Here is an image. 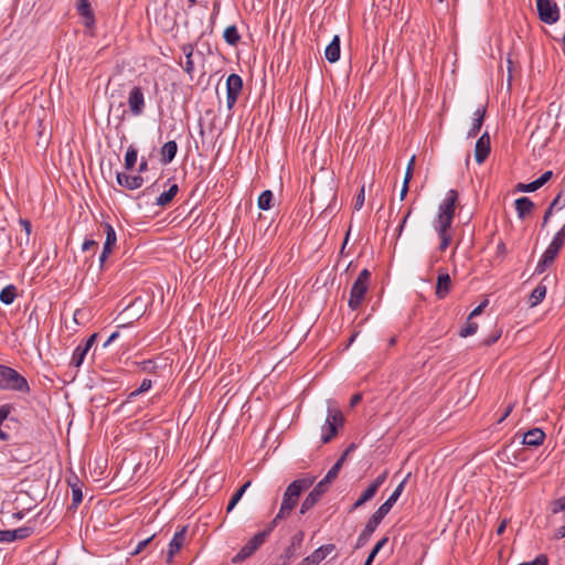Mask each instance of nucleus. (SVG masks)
<instances>
[{
  "label": "nucleus",
  "instance_id": "obj_1",
  "mask_svg": "<svg viewBox=\"0 0 565 565\" xmlns=\"http://www.w3.org/2000/svg\"><path fill=\"white\" fill-rule=\"evenodd\" d=\"M316 479V476L307 473L302 478L296 479L288 484L282 495L280 509L271 520L275 521V526H277L279 521L287 519L291 514L292 510L298 504L301 493L312 487Z\"/></svg>",
  "mask_w": 565,
  "mask_h": 565
},
{
  "label": "nucleus",
  "instance_id": "obj_2",
  "mask_svg": "<svg viewBox=\"0 0 565 565\" xmlns=\"http://www.w3.org/2000/svg\"><path fill=\"white\" fill-rule=\"evenodd\" d=\"M408 477L409 473L399 482V484L388 497V499L383 504H381L380 508L371 515V518L365 524V527L360 533L356 540L355 548H361L369 542L370 537L375 532L376 527L380 525L382 520L390 513L391 509L398 500L399 495L402 494L405 488Z\"/></svg>",
  "mask_w": 565,
  "mask_h": 565
},
{
  "label": "nucleus",
  "instance_id": "obj_3",
  "mask_svg": "<svg viewBox=\"0 0 565 565\" xmlns=\"http://www.w3.org/2000/svg\"><path fill=\"white\" fill-rule=\"evenodd\" d=\"M0 388L28 394L31 388L26 379L14 369L0 364Z\"/></svg>",
  "mask_w": 565,
  "mask_h": 565
},
{
  "label": "nucleus",
  "instance_id": "obj_4",
  "mask_svg": "<svg viewBox=\"0 0 565 565\" xmlns=\"http://www.w3.org/2000/svg\"><path fill=\"white\" fill-rule=\"evenodd\" d=\"M565 244V224L559 228V231L555 234L552 242L543 253L541 259L539 260L535 273L542 274L544 273L547 267H550L554 260L556 259L557 255L559 254L561 249L563 248Z\"/></svg>",
  "mask_w": 565,
  "mask_h": 565
},
{
  "label": "nucleus",
  "instance_id": "obj_5",
  "mask_svg": "<svg viewBox=\"0 0 565 565\" xmlns=\"http://www.w3.org/2000/svg\"><path fill=\"white\" fill-rule=\"evenodd\" d=\"M275 527V521H270L263 531L256 533L247 541V543L233 557L232 562L239 563L250 557L265 543L266 539Z\"/></svg>",
  "mask_w": 565,
  "mask_h": 565
},
{
  "label": "nucleus",
  "instance_id": "obj_6",
  "mask_svg": "<svg viewBox=\"0 0 565 565\" xmlns=\"http://www.w3.org/2000/svg\"><path fill=\"white\" fill-rule=\"evenodd\" d=\"M370 270L364 268L360 271L358 278L353 282L348 302L351 310H358L361 307L370 287Z\"/></svg>",
  "mask_w": 565,
  "mask_h": 565
},
{
  "label": "nucleus",
  "instance_id": "obj_7",
  "mask_svg": "<svg viewBox=\"0 0 565 565\" xmlns=\"http://www.w3.org/2000/svg\"><path fill=\"white\" fill-rule=\"evenodd\" d=\"M344 420L342 412L329 405L326 423L322 426V444L330 443L338 435L339 429L344 425Z\"/></svg>",
  "mask_w": 565,
  "mask_h": 565
},
{
  "label": "nucleus",
  "instance_id": "obj_8",
  "mask_svg": "<svg viewBox=\"0 0 565 565\" xmlns=\"http://www.w3.org/2000/svg\"><path fill=\"white\" fill-rule=\"evenodd\" d=\"M147 310V301L141 297H136L126 308L119 313L118 319L121 326L132 323L139 320Z\"/></svg>",
  "mask_w": 565,
  "mask_h": 565
},
{
  "label": "nucleus",
  "instance_id": "obj_9",
  "mask_svg": "<svg viewBox=\"0 0 565 565\" xmlns=\"http://www.w3.org/2000/svg\"><path fill=\"white\" fill-rule=\"evenodd\" d=\"M536 10L539 19L546 24H553L559 19V10L554 0H536Z\"/></svg>",
  "mask_w": 565,
  "mask_h": 565
},
{
  "label": "nucleus",
  "instance_id": "obj_10",
  "mask_svg": "<svg viewBox=\"0 0 565 565\" xmlns=\"http://www.w3.org/2000/svg\"><path fill=\"white\" fill-rule=\"evenodd\" d=\"M243 79L238 74H230L226 78V106L232 110L243 90Z\"/></svg>",
  "mask_w": 565,
  "mask_h": 565
},
{
  "label": "nucleus",
  "instance_id": "obj_11",
  "mask_svg": "<svg viewBox=\"0 0 565 565\" xmlns=\"http://www.w3.org/2000/svg\"><path fill=\"white\" fill-rule=\"evenodd\" d=\"M127 103L129 106V111L132 116H141L146 108V99L142 87L134 86L128 94Z\"/></svg>",
  "mask_w": 565,
  "mask_h": 565
},
{
  "label": "nucleus",
  "instance_id": "obj_12",
  "mask_svg": "<svg viewBox=\"0 0 565 565\" xmlns=\"http://www.w3.org/2000/svg\"><path fill=\"white\" fill-rule=\"evenodd\" d=\"M328 489L329 486H327L322 480H320L302 501L299 513L303 515L309 510H311L320 501V499L328 491Z\"/></svg>",
  "mask_w": 565,
  "mask_h": 565
},
{
  "label": "nucleus",
  "instance_id": "obj_13",
  "mask_svg": "<svg viewBox=\"0 0 565 565\" xmlns=\"http://www.w3.org/2000/svg\"><path fill=\"white\" fill-rule=\"evenodd\" d=\"M14 409L11 404H3L0 406V439L3 441H8L11 439V435L8 431L10 429V424H18V419L14 417H10L11 412Z\"/></svg>",
  "mask_w": 565,
  "mask_h": 565
},
{
  "label": "nucleus",
  "instance_id": "obj_14",
  "mask_svg": "<svg viewBox=\"0 0 565 565\" xmlns=\"http://www.w3.org/2000/svg\"><path fill=\"white\" fill-rule=\"evenodd\" d=\"M97 337H98L97 333H93L84 342H81L75 348V350L73 352V356H72L71 363H70L72 366L78 369L83 364L87 353L89 352V350L94 345Z\"/></svg>",
  "mask_w": 565,
  "mask_h": 565
},
{
  "label": "nucleus",
  "instance_id": "obj_15",
  "mask_svg": "<svg viewBox=\"0 0 565 565\" xmlns=\"http://www.w3.org/2000/svg\"><path fill=\"white\" fill-rule=\"evenodd\" d=\"M188 526H182L179 531H177L172 537V540L169 543L168 548V555H167V563H172L173 557L177 553L180 552V550L183 547L185 543Z\"/></svg>",
  "mask_w": 565,
  "mask_h": 565
},
{
  "label": "nucleus",
  "instance_id": "obj_16",
  "mask_svg": "<svg viewBox=\"0 0 565 565\" xmlns=\"http://www.w3.org/2000/svg\"><path fill=\"white\" fill-rule=\"evenodd\" d=\"M335 546L333 544H326L315 550L309 556L305 557L298 565H318L321 563Z\"/></svg>",
  "mask_w": 565,
  "mask_h": 565
},
{
  "label": "nucleus",
  "instance_id": "obj_17",
  "mask_svg": "<svg viewBox=\"0 0 565 565\" xmlns=\"http://www.w3.org/2000/svg\"><path fill=\"white\" fill-rule=\"evenodd\" d=\"M490 150V136L486 131L479 137L475 146V159L477 163H483L489 157Z\"/></svg>",
  "mask_w": 565,
  "mask_h": 565
},
{
  "label": "nucleus",
  "instance_id": "obj_18",
  "mask_svg": "<svg viewBox=\"0 0 565 565\" xmlns=\"http://www.w3.org/2000/svg\"><path fill=\"white\" fill-rule=\"evenodd\" d=\"M33 527L21 526L14 530H0V542H13L24 540L33 533Z\"/></svg>",
  "mask_w": 565,
  "mask_h": 565
},
{
  "label": "nucleus",
  "instance_id": "obj_19",
  "mask_svg": "<svg viewBox=\"0 0 565 565\" xmlns=\"http://www.w3.org/2000/svg\"><path fill=\"white\" fill-rule=\"evenodd\" d=\"M458 198L459 194L457 190H449L446 194V198L438 207V213L443 215L455 216L456 206L458 204Z\"/></svg>",
  "mask_w": 565,
  "mask_h": 565
},
{
  "label": "nucleus",
  "instance_id": "obj_20",
  "mask_svg": "<svg viewBox=\"0 0 565 565\" xmlns=\"http://www.w3.org/2000/svg\"><path fill=\"white\" fill-rule=\"evenodd\" d=\"M452 289V281L448 273H440L437 276L435 295L438 299L446 298Z\"/></svg>",
  "mask_w": 565,
  "mask_h": 565
},
{
  "label": "nucleus",
  "instance_id": "obj_21",
  "mask_svg": "<svg viewBox=\"0 0 565 565\" xmlns=\"http://www.w3.org/2000/svg\"><path fill=\"white\" fill-rule=\"evenodd\" d=\"M116 179L117 183L127 190H137L143 184V178L140 174L129 175L124 172H118Z\"/></svg>",
  "mask_w": 565,
  "mask_h": 565
},
{
  "label": "nucleus",
  "instance_id": "obj_22",
  "mask_svg": "<svg viewBox=\"0 0 565 565\" xmlns=\"http://www.w3.org/2000/svg\"><path fill=\"white\" fill-rule=\"evenodd\" d=\"M76 10L77 13L84 18V24L86 26L89 28L95 24V14L89 0H77Z\"/></svg>",
  "mask_w": 565,
  "mask_h": 565
},
{
  "label": "nucleus",
  "instance_id": "obj_23",
  "mask_svg": "<svg viewBox=\"0 0 565 565\" xmlns=\"http://www.w3.org/2000/svg\"><path fill=\"white\" fill-rule=\"evenodd\" d=\"M545 433L541 428H532L523 435L522 444L537 447L544 443Z\"/></svg>",
  "mask_w": 565,
  "mask_h": 565
},
{
  "label": "nucleus",
  "instance_id": "obj_24",
  "mask_svg": "<svg viewBox=\"0 0 565 565\" xmlns=\"http://www.w3.org/2000/svg\"><path fill=\"white\" fill-rule=\"evenodd\" d=\"M518 217L523 220L532 213L535 207L534 202L527 196H521L514 201Z\"/></svg>",
  "mask_w": 565,
  "mask_h": 565
},
{
  "label": "nucleus",
  "instance_id": "obj_25",
  "mask_svg": "<svg viewBox=\"0 0 565 565\" xmlns=\"http://www.w3.org/2000/svg\"><path fill=\"white\" fill-rule=\"evenodd\" d=\"M486 111H487L486 106H483L481 108H478L475 111L473 122H472L471 128L469 129V131L467 134V138H475V137L478 136V134L480 132V129H481V127L483 125Z\"/></svg>",
  "mask_w": 565,
  "mask_h": 565
},
{
  "label": "nucleus",
  "instance_id": "obj_26",
  "mask_svg": "<svg viewBox=\"0 0 565 565\" xmlns=\"http://www.w3.org/2000/svg\"><path fill=\"white\" fill-rule=\"evenodd\" d=\"M178 152V145L174 140L167 141L160 150L161 162L168 164L173 161Z\"/></svg>",
  "mask_w": 565,
  "mask_h": 565
},
{
  "label": "nucleus",
  "instance_id": "obj_27",
  "mask_svg": "<svg viewBox=\"0 0 565 565\" xmlns=\"http://www.w3.org/2000/svg\"><path fill=\"white\" fill-rule=\"evenodd\" d=\"M340 38L339 35H334L332 41L326 47V58L330 63H335L340 58Z\"/></svg>",
  "mask_w": 565,
  "mask_h": 565
},
{
  "label": "nucleus",
  "instance_id": "obj_28",
  "mask_svg": "<svg viewBox=\"0 0 565 565\" xmlns=\"http://www.w3.org/2000/svg\"><path fill=\"white\" fill-rule=\"evenodd\" d=\"M178 192H179L178 184L177 183L171 184L167 191H163L157 198L156 204L159 206H162V207L169 205L172 202V200L174 199V196L178 194Z\"/></svg>",
  "mask_w": 565,
  "mask_h": 565
},
{
  "label": "nucleus",
  "instance_id": "obj_29",
  "mask_svg": "<svg viewBox=\"0 0 565 565\" xmlns=\"http://www.w3.org/2000/svg\"><path fill=\"white\" fill-rule=\"evenodd\" d=\"M32 447L30 444L15 447L11 451V457L19 462H25L31 459Z\"/></svg>",
  "mask_w": 565,
  "mask_h": 565
},
{
  "label": "nucleus",
  "instance_id": "obj_30",
  "mask_svg": "<svg viewBox=\"0 0 565 565\" xmlns=\"http://www.w3.org/2000/svg\"><path fill=\"white\" fill-rule=\"evenodd\" d=\"M455 216L443 215L438 213L437 220L434 222V228L437 233L449 232Z\"/></svg>",
  "mask_w": 565,
  "mask_h": 565
},
{
  "label": "nucleus",
  "instance_id": "obj_31",
  "mask_svg": "<svg viewBox=\"0 0 565 565\" xmlns=\"http://www.w3.org/2000/svg\"><path fill=\"white\" fill-rule=\"evenodd\" d=\"M250 484H252V481L248 480L233 493L232 498L228 501L227 508H226L227 513H230L235 508V505L239 502V500L242 499V497L244 495L246 490L250 487Z\"/></svg>",
  "mask_w": 565,
  "mask_h": 565
},
{
  "label": "nucleus",
  "instance_id": "obj_32",
  "mask_svg": "<svg viewBox=\"0 0 565 565\" xmlns=\"http://www.w3.org/2000/svg\"><path fill=\"white\" fill-rule=\"evenodd\" d=\"M223 38L225 42L231 46H236L241 41V34L238 33V30L234 24L227 26L224 30Z\"/></svg>",
  "mask_w": 565,
  "mask_h": 565
},
{
  "label": "nucleus",
  "instance_id": "obj_33",
  "mask_svg": "<svg viewBox=\"0 0 565 565\" xmlns=\"http://www.w3.org/2000/svg\"><path fill=\"white\" fill-rule=\"evenodd\" d=\"M376 490L374 488H372L371 486H369L363 492L362 494L360 495V498L353 503V505L350 508V512L359 509L360 507H362L363 504H365L366 502L371 501L375 494H376Z\"/></svg>",
  "mask_w": 565,
  "mask_h": 565
},
{
  "label": "nucleus",
  "instance_id": "obj_34",
  "mask_svg": "<svg viewBox=\"0 0 565 565\" xmlns=\"http://www.w3.org/2000/svg\"><path fill=\"white\" fill-rule=\"evenodd\" d=\"M344 463V456H340V458L335 461V463L329 469L322 481L329 486L333 480L338 478V475Z\"/></svg>",
  "mask_w": 565,
  "mask_h": 565
},
{
  "label": "nucleus",
  "instance_id": "obj_35",
  "mask_svg": "<svg viewBox=\"0 0 565 565\" xmlns=\"http://www.w3.org/2000/svg\"><path fill=\"white\" fill-rule=\"evenodd\" d=\"M18 289L14 285H8L0 291V301L3 305H11L13 303L14 299L17 298Z\"/></svg>",
  "mask_w": 565,
  "mask_h": 565
},
{
  "label": "nucleus",
  "instance_id": "obj_36",
  "mask_svg": "<svg viewBox=\"0 0 565 565\" xmlns=\"http://www.w3.org/2000/svg\"><path fill=\"white\" fill-rule=\"evenodd\" d=\"M546 296V286L539 284L529 297L530 307L537 306Z\"/></svg>",
  "mask_w": 565,
  "mask_h": 565
},
{
  "label": "nucleus",
  "instance_id": "obj_37",
  "mask_svg": "<svg viewBox=\"0 0 565 565\" xmlns=\"http://www.w3.org/2000/svg\"><path fill=\"white\" fill-rule=\"evenodd\" d=\"M137 158H138V149L134 145H130L127 148V151L125 154V163H124L125 169L132 170L136 166Z\"/></svg>",
  "mask_w": 565,
  "mask_h": 565
},
{
  "label": "nucleus",
  "instance_id": "obj_38",
  "mask_svg": "<svg viewBox=\"0 0 565 565\" xmlns=\"http://www.w3.org/2000/svg\"><path fill=\"white\" fill-rule=\"evenodd\" d=\"M67 484L72 489V504L70 509H77L83 501L82 488L77 483H71V479H67Z\"/></svg>",
  "mask_w": 565,
  "mask_h": 565
},
{
  "label": "nucleus",
  "instance_id": "obj_39",
  "mask_svg": "<svg viewBox=\"0 0 565 565\" xmlns=\"http://www.w3.org/2000/svg\"><path fill=\"white\" fill-rule=\"evenodd\" d=\"M274 194L270 190H265L258 196L257 205L260 210L267 211L273 206Z\"/></svg>",
  "mask_w": 565,
  "mask_h": 565
},
{
  "label": "nucleus",
  "instance_id": "obj_40",
  "mask_svg": "<svg viewBox=\"0 0 565 565\" xmlns=\"http://www.w3.org/2000/svg\"><path fill=\"white\" fill-rule=\"evenodd\" d=\"M182 51H183V53L185 55L184 71L189 75H192V73L194 71V63H193V60H192L193 46L191 44L183 45L182 46Z\"/></svg>",
  "mask_w": 565,
  "mask_h": 565
},
{
  "label": "nucleus",
  "instance_id": "obj_41",
  "mask_svg": "<svg viewBox=\"0 0 565 565\" xmlns=\"http://www.w3.org/2000/svg\"><path fill=\"white\" fill-rule=\"evenodd\" d=\"M140 370L146 373L157 374L162 366L154 359L145 360L138 363Z\"/></svg>",
  "mask_w": 565,
  "mask_h": 565
},
{
  "label": "nucleus",
  "instance_id": "obj_42",
  "mask_svg": "<svg viewBox=\"0 0 565 565\" xmlns=\"http://www.w3.org/2000/svg\"><path fill=\"white\" fill-rule=\"evenodd\" d=\"M478 324L476 322H472L471 319L468 318L466 324L461 330L459 331V335L461 338H467L469 335H472L477 332Z\"/></svg>",
  "mask_w": 565,
  "mask_h": 565
},
{
  "label": "nucleus",
  "instance_id": "obj_43",
  "mask_svg": "<svg viewBox=\"0 0 565 565\" xmlns=\"http://www.w3.org/2000/svg\"><path fill=\"white\" fill-rule=\"evenodd\" d=\"M437 234H438V237L440 239L438 249H439V252L444 253L449 247V245L451 244L452 236H451V234L449 232L437 233Z\"/></svg>",
  "mask_w": 565,
  "mask_h": 565
},
{
  "label": "nucleus",
  "instance_id": "obj_44",
  "mask_svg": "<svg viewBox=\"0 0 565 565\" xmlns=\"http://www.w3.org/2000/svg\"><path fill=\"white\" fill-rule=\"evenodd\" d=\"M102 226L104 227V232L106 234L105 243H109L110 245L116 244V232L114 227L109 223H103Z\"/></svg>",
  "mask_w": 565,
  "mask_h": 565
},
{
  "label": "nucleus",
  "instance_id": "obj_45",
  "mask_svg": "<svg viewBox=\"0 0 565 565\" xmlns=\"http://www.w3.org/2000/svg\"><path fill=\"white\" fill-rule=\"evenodd\" d=\"M153 537H154V534L139 541L137 543L136 547L130 552V555L135 556V555L140 554L149 545V543L153 540Z\"/></svg>",
  "mask_w": 565,
  "mask_h": 565
},
{
  "label": "nucleus",
  "instance_id": "obj_46",
  "mask_svg": "<svg viewBox=\"0 0 565 565\" xmlns=\"http://www.w3.org/2000/svg\"><path fill=\"white\" fill-rule=\"evenodd\" d=\"M540 186L539 184L536 183V181H532L530 183H518L516 184V190L520 191V192H534L536 190H539Z\"/></svg>",
  "mask_w": 565,
  "mask_h": 565
},
{
  "label": "nucleus",
  "instance_id": "obj_47",
  "mask_svg": "<svg viewBox=\"0 0 565 565\" xmlns=\"http://www.w3.org/2000/svg\"><path fill=\"white\" fill-rule=\"evenodd\" d=\"M388 542V537L387 536H384L383 539H381L374 546L373 548L371 550L370 554L367 555V557H371L372 561H374V558L376 557V555L379 554V552L382 550V547Z\"/></svg>",
  "mask_w": 565,
  "mask_h": 565
},
{
  "label": "nucleus",
  "instance_id": "obj_48",
  "mask_svg": "<svg viewBox=\"0 0 565 565\" xmlns=\"http://www.w3.org/2000/svg\"><path fill=\"white\" fill-rule=\"evenodd\" d=\"M552 206H557V210L565 207V186L554 198L552 201Z\"/></svg>",
  "mask_w": 565,
  "mask_h": 565
},
{
  "label": "nucleus",
  "instance_id": "obj_49",
  "mask_svg": "<svg viewBox=\"0 0 565 565\" xmlns=\"http://www.w3.org/2000/svg\"><path fill=\"white\" fill-rule=\"evenodd\" d=\"M565 512V495L552 502V513Z\"/></svg>",
  "mask_w": 565,
  "mask_h": 565
},
{
  "label": "nucleus",
  "instance_id": "obj_50",
  "mask_svg": "<svg viewBox=\"0 0 565 565\" xmlns=\"http://www.w3.org/2000/svg\"><path fill=\"white\" fill-rule=\"evenodd\" d=\"M414 167H415V156H413L411 158V160L408 161V164L406 167L405 177H404V181H406V183H409L413 178Z\"/></svg>",
  "mask_w": 565,
  "mask_h": 565
},
{
  "label": "nucleus",
  "instance_id": "obj_51",
  "mask_svg": "<svg viewBox=\"0 0 565 565\" xmlns=\"http://www.w3.org/2000/svg\"><path fill=\"white\" fill-rule=\"evenodd\" d=\"M19 223L23 227V231L25 233V245H28L30 242V235H31V230H32L31 222L25 218H20Z\"/></svg>",
  "mask_w": 565,
  "mask_h": 565
},
{
  "label": "nucleus",
  "instance_id": "obj_52",
  "mask_svg": "<svg viewBox=\"0 0 565 565\" xmlns=\"http://www.w3.org/2000/svg\"><path fill=\"white\" fill-rule=\"evenodd\" d=\"M98 247V243L94 239H90V238H86L83 244H82V250L83 252H89V250H93L95 253V250L97 249Z\"/></svg>",
  "mask_w": 565,
  "mask_h": 565
},
{
  "label": "nucleus",
  "instance_id": "obj_53",
  "mask_svg": "<svg viewBox=\"0 0 565 565\" xmlns=\"http://www.w3.org/2000/svg\"><path fill=\"white\" fill-rule=\"evenodd\" d=\"M387 476H388V471L387 470L383 471L380 476H377L375 478V480L370 486L377 491L379 488L385 482Z\"/></svg>",
  "mask_w": 565,
  "mask_h": 565
},
{
  "label": "nucleus",
  "instance_id": "obj_54",
  "mask_svg": "<svg viewBox=\"0 0 565 565\" xmlns=\"http://www.w3.org/2000/svg\"><path fill=\"white\" fill-rule=\"evenodd\" d=\"M115 245H110L109 243H104L103 252L99 256L100 266H103L104 262L107 259L108 255L111 253Z\"/></svg>",
  "mask_w": 565,
  "mask_h": 565
},
{
  "label": "nucleus",
  "instance_id": "obj_55",
  "mask_svg": "<svg viewBox=\"0 0 565 565\" xmlns=\"http://www.w3.org/2000/svg\"><path fill=\"white\" fill-rule=\"evenodd\" d=\"M365 195H364V185L361 186L354 202V209L360 210L364 204Z\"/></svg>",
  "mask_w": 565,
  "mask_h": 565
},
{
  "label": "nucleus",
  "instance_id": "obj_56",
  "mask_svg": "<svg viewBox=\"0 0 565 565\" xmlns=\"http://www.w3.org/2000/svg\"><path fill=\"white\" fill-rule=\"evenodd\" d=\"M552 177H553V171L548 170V171H545L535 181L539 184V186L542 188L545 183H547L551 180Z\"/></svg>",
  "mask_w": 565,
  "mask_h": 565
},
{
  "label": "nucleus",
  "instance_id": "obj_57",
  "mask_svg": "<svg viewBox=\"0 0 565 565\" xmlns=\"http://www.w3.org/2000/svg\"><path fill=\"white\" fill-rule=\"evenodd\" d=\"M151 386H152L151 380L145 379L141 382L140 386L137 388V394H142V393L148 392L151 388Z\"/></svg>",
  "mask_w": 565,
  "mask_h": 565
},
{
  "label": "nucleus",
  "instance_id": "obj_58",
  "mask_svg": "<svg viewBox=\"0 0 565 565\" xmlns=\"http://www.w3.org/2000/svg\"><path fill=\"white\" fill-rule=\"evenodd\" d=\"M488 306V300L486 299L482 301L479 306H477L469 315V319H472L473 317H477L481 315V312L484 310V308Z\"/></svg>",
  "mask_w": 565,
  "mask_h": 565
},
{
  "label": "nucleus",
  "instance_id": "obj_59",
  "mask_svg": "<svg viewBox=\"0 0 565 565\" xmlns=\"http://www.w3.org/2000/svg\"><path fill=\"white\" fill-rule=\"evenodd\" d=\"M530 565H548V557L545 554L537 555Z\"/></svg>",
  "mask_w": 565,
  "mask_h": 565
},
{
  "label": "nucleus",
  "instance_id": "obj_60",
  "mask_svg": "<svg viewBox=\"0 0 565 565\" xmlns=\"http://www.w3.org/2000/svg\"><path fill=\"white\" fill-rule=\"evenodd\" d=\"M554 209H557V206H552V203L550 204V206L546 209L544 215H543V222H542V227H545L547 222L550 221L552 214H553V210Z\"/></svg>",
  "mask_w": 565,
  "mask_h": 565
},
{
  "label": "nucleus",
  "instance_id": "obj_61",
  "mask_svg": "<svg viewBox=\"0 0 565 565\" xmlns=\"http://www.w3.org/2000/svg\"><path fill=\"white\" fill-rule=\"evenodd\" d=\"M501 337V332H497L495 334L489 337V338H486L483 341H482V344L483 345H487V347H490L492 345L493 343H495L499 338Z\"/></svg>",
  "mask_w": 565,
  "mask_h": 565
},
{
  "label": "nucleus",
  "instance_id": "obj_62",
  "mask_svg": "<svg viewBox=\"0 0 565 565\" xmlns=\"http://www.w3.org/2000/svg\"><path fill=\"white\" fill-rule=\"evenodd\" d=\"M514 404H509L504 409L502 416L498 419V424H501L512 413Z\"/></svg>",
  "mask_w": 565,
  "mask_h": 565
},
{
  "label": "nucleus",
  "instance_id": "obj_63",
  "mask_svg": "<svg viewBox=\"0 0 565 565\" xmlns=\"http://www.w3.org/2000/svg\"><path fill=\"white\" fill-rule=\"evenodd\" d=\"M361 401H362V394L356 393V394L352 395V397H351V399H350V406H351V407H354V406H356Z\"/></svg>",
  "mask_w": 565,
  "mask_h": 565
},
{
  "label": "nucleus",
  "instance_id": "obj_64",
  "mask_svg": "<svg viewBox=\"0 0 565 565\" xmlns=\"http://www.w3.org/2000/svg\"><path fill=\"white\" fill-rule=\"evenodd\" d=\"M159 188V182L156 181L153 182L151 185H149L148 188H146L143 191H142V194H149L151 192H154L156 190H158Z\"/></svg>",
  "mask_w": 565,
  "mask_h": 565
}]
</instances>
